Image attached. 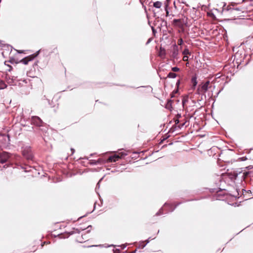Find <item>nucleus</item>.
<instances>
[{"label":"nucleus","instance_id":"23","mask_svg":"<svg viewBox=\"0 0 253 253\" xmlns=\"http://www.w3.org/2000/svg\"><path fill=\"white\" fill-rule=\"evenodd\" d=\"M104 161L101 158L98 159L97 160H96L97 165V164H101L104 163Z\"/></svg>","mask_w":253,"mask_h":253},{"label":"nucleus","instance_id":"18","mask_svg":"<svg viewBox=\"0 0 253 253\" xmlns=\"http://www.w3.org/2000/svg\"><path fill=\"white\" fill-rule=\"evenodd\" d=\"M191 83L194 87H195L197 84V78L196 76H194L191 79Z\"/></svg>","mask_w":253,"mask_h":253},{"label":"nucleus","instance_id":"35","mask_svg":"<svg viewBox=\"0 0 253 253\" xmlns=\"http://www.w3.org/2000/svg\"><path fill=\"white\" fill-rule=\"evenodd\" d=\"M152 30L153 33L154 34H155L156 33V30L153 27H152Z\"/></svg>","mask_w":253,"mask_h":253},{"label":"nucleus","instance_id":"10","mask_svg":"<svg viewBox=\"0 0 253 253\" xmlns=\"http://www.w3.org/2000/svg\"><path fill=\"white\" fill-rule=\"evenodd\" d=\"M5 78L9 84L13 85L14 83V81H16L17 77L6 73Z\"/></svg>","mask_w":253,"mask_h":253},{"label":"nucleus","instance_id":"37","mask_svg":"<svg viewBox=\"0 0 253 253\" xmlns=\"http://www.w3.org/2000/svg\"><path fill=\"white\" fill-rule=\"evenodd\" d=\"M179 84H180V80H178L177 82H176V85L178 86Z\"/></svg>","mask_w":253,"mask_h":253},{"label":"nucleus","instance_id":"47","mask_svg":"<svg viewBox=\"0 0 253 253\" xmlns=\"http://www.w3.org/2000/svg\"><path fill=\"white\" fill-rule=\"evenodd\" d=\"M5 166H6V165H4V166H3V168H5Z\"/></svg>","mask_w":253,"mask_h":253},{"label":"nucleus","instance_id":"5","mask_svg":"<svg viewBox=\"0 0 253 253\" xmlns=\"http://www.w3.org/2000/svg\"><path fill=\"white\" fill-rule=\"evenodd\" d=\"M210 4L207 6V9H208V11H207V16L210 17L212 19H215V15L219 12V11L216 8H213L210 10Z\"/></svg>","mask_w":253,"mask_h":253},{"label":"nucleus","instance_id":"6","mask_svg":"<svg viewBox=\"0 0 253 253\" xmlns=\"http://www.w3.org/2000/svg\"><path fill=\"white\" fill-rule=\"evenodd\" d=\"M10 155L5 152L0 153V163L4 164L8 161Z\"/></svg>","mask_w":253,"mask_h":253},{"label":"nucleus","instance_id":"22","mask_svg":"<svg viewBox=\"0 0 253 253\" xmlns=\"http://www.w3.org/2000/svg\"><path fill=\"white\" fill-rule=\"evenodd\" d=\"M89 164L90 165H97L96 160H89Z\"/></svg>","mask_w":253,"mask_h":253},{"label":"nucleus","instance_id":"25","mask_svg":"<svg viewBox=\"0 0 253 253\" xmlns=\"http://www.w3.org/2000/svg\"><path fill=\"white\" fill-rule=\"evenodd\" d=\"M171 70L173 72H176L179 71V68L177 67H174L172 68Z\"/></svg>","mask_w":253,"mask_h":253},{"label":"nucleus","instance_id":"36","mask_svg":"<svg viewBox=\"0 0 253 253\" xmlns=\"http://www.w3.org/2000/svg\"><path fill=\"white\" fill-rule=\"evenodd\" d=\"M151 41V39H149L146 42V44H148L149 43H150Z\"/></svg>","mask_w":253,"mask_h":253},{"label":"nucleus","instance_id":"21","mask_svg":"<svg viewBox=\"0 0 253 253\" xmlns=\"http://www.w3.org/2000/svg\"><path fill=\"white\" fill-rule=\"evenodd\" d=\"M182 54L184 55H187L188 54H190V52L189 51L188 48H185L184 50L182 52Z\"/></svg>","mask_w":253,"mask_h":253},{"label":"nucleus","instance_id":"15","mask_svg":"<svg viewBox=\"0 0 253 253\" xmlns=\"http://www.w3.org/2000/svg\"><path fill=\"white\" fill-rule=\"evenodd\" d=\"M208 41V38H207V41ZM215 43L214 42L209 41L208 42H207V47L208 46L209 48H213L215 47Z\"/></svg>","mask_w":253,"mask_h":253},{"label":"nucleus","instance_id":"17","mask_svg":"<svg viewBox=\"0 0 253 253\" xmlns=\"http://www.w3.org/2000/svg\"><path fill=\"white\" fill-rule=\"evenodd\" d=\"M146 243H144V242H141L139 243V247L140 248H144L146 245L149 242V239L147 240L146 241Z\"/></svg>","mask_w":253,"mask_h":253},{"label":"nucleus","instance_id":"28","mask_svg":"<svg viewBox=\"0 0 253 253\" xmlns=\"http://www.w3.org/2000/svg\"><path fill=\"white\" fill-rule=\"evenodd\" d=\"M177 43L178 45H181L183 43V40L182 39H179L178 40Z\"/></svg>","mask_w":253,"mask_h":253},{"label":"nucleus","instance_id":"33","mask_svg":"<svg viewBox=\"0 0 253 253\" xmlns=\"http://www.w3.org/2000/svg\"><path fill=\"white\" fill-rule=\"evenodd\" d=\"M78 241L80 243H82L84 242V240L81 237H79L78 238Z\"/></svg>","mask_w":253,"mask_h":253},{"label":"nucleus","instance_id":"12","mask_svg":"<svg viewBox=\"0 0 253 253\" xmlns=\"http://www.w3.org/2000/svg\"><path fill=\"white\" fill-rule=\"evenodd\" d=\"M234 10H239V9L234 8L231 7L230 5H227V6L225 4L223 7L222 11L223 12H228L229 11L230 13H232Z\"/></svg>","mask_w":253,"mask_h":253},{"label":"nucleus","instance_id":"20","mask_svg":"<svg viewBox=\"0 0 253 253\" xmlns=\"http://www.w3.org/2000/svg\"><path fill=\"white\" fill-rule=\"evenodd\" d=\"M176 74L173 72H169L168 76H167V77L168 78H175L176 77Z\"/></svg>","mask_w":253,"mask_h":253},{"label":"nucleus","instance_id":"26","mask_svg":"<svg viewBox=\"0 0 253 253\" xmlns=\"http://www.w3.org/2000/svg\"><path fill=\"white\" fill-rule=\"evenodd\" d=\"M168 5H166L165 6V10H166V16H169V12L168 10Z\"/></svg>","mask_w":253,"mask_h":253},{"label":"nucleus","instance_id":"13","mask_svg":"<svg viewBox=\"0 0 253 253\" xmlns=\"http://www.w3.org/2000/svg\"><path fill=\"white\" fill-rule=\"evenodd\" d=\"M35 57L33 55L27 56L21 60V62L25 65L28 64V62L33 60Z\"/></svg>","mask_w":253,"mask_h":253},{"label":"nucleus","instance_id":"45","mask_svg":"<svg viewBox=\"0 0 253 253\" xmlns=\"http://www.w3.org/2000/svg\"><path fill=\"white\" fill-rule=\"evenodd\" d=\"M124 247H123V248L126 247V246H125V245H123Z\"/></svg>","mask_w":253,"mask_h":253},{"label":"nucleus","instance_id":"24","mask_svg":"<svg viewBox=\"0 0 253 253\" xmlns=\"http://www.w3.org/2000/svg\"><path fill=\"white\" fill-rule=\"evenodd\" d=\"M118 155H119L120 156H121V158L124 157V156H126L127 155V154L124 152H122L120 153H119Z\"/></svg>","mask_w":253,"mask_h":253},{"label":"nucleus","instance_id":"30","mask_svg":"<svg viewBox=\"0 0 253 253\" xmlns=\"http://www.w3.org/2000/svg\"><path fill=\"white\" fill-rule=\"evenodd\" d=\"M202 89L204 91V92L206 91V83L202 85Z\"/></svg>","mask_w":253,"mask_h":253},{"label":"nucleus","instance_id":"39","mask_svg":"<svg viewBox=\"0 0 253 253\" xmlns=\"http://www.w3.org/2000/svg\"><path fill=\"white\" fill-rule=\"evenodd\" d=\"M83 240H85L86 239V238H84V237H83V236H82V237H81Z\"/></svg>","mask_w":253,"mask_h":253},{"label":"nucleus","instance_id":"19","mask_svg":"<svg viewBox=\"0 0 253 253\" xmlns=\"http://www.w3.org/2000/svg\"><path fill=\"white\" fill-rule=\"evenodd\" d=\"M7 86L6 84L4 81L0 80V89H2L6 88Z\"/></svg>","mask_w":253,"mask_h":253},{"label":"nucleus","instance_id":"7","mask_svg":"<svg viewBox=\"0 0 253 253\" xmlns=\"http://www.w3.org/2000/svg\"><path fill=\"white\" fill-rule=\"evenodd\" d=\"M32 124L38 126H42L43 122L41 119L38 116H33L31 118Z\"/></svg>","mask_w":253,"mask_h":253},{"label":"nucleus","instance_id":"14","mask_svg":"<svg viewBox=\"0 0 253 253\" xmlns=\"http://www.w3.org/2000/svg\"><path fill=\"white\" fill-rule=\"evenodd\" d=\"M166 54V51L164 47H161L159 51V56L161 58H165Z\"/></svg>","mask_w":253,"mask_h":253},{"label":"nucleus","instance_id":"34","mask_svg":"<svg viewBox=\"0 0 253 253\" xmlns=\"http://www.w3.org/2000/svg\"><path fill=\"white\" fill-rule=\"evenodd\" d=\"M102 178L101 179H100V180L98 181V182L97 184V186H96L97 187H99L100 182L102 180Z\"/></svg>","mask_w":253,"mask_h":253},{"label":"nucleus","instance_id":"38","mask_svg":"<svg viewBox=\"0 0 253 253\" xmlns=\"http://www.w3.org/2000/svg\"><path fill=\"white\" fill-rule=\"evenodd\" d=\"M71 151H72V154H73L74 152H75V150L73 149V148H71Z\"/></svg>","mask_w":253,"mask_h":253},{"label":"nucleus","instance_id":"3","mask_svg":"<svg viewBox=\"0 0 253 253\" xmlns=\"http://www.w3.org/2000/svg\"><path fill=\"white\" fill-rule=\"evenodd\" d=\"M22 149L23 156L27 160H32L33 156L31 147L29 146H25L22 147Z\"/></svg>","mask_w":253,"mask_h":253},{"label":"nucleus","instance_id":"2","mask_svg":"<svg viewBox=\"0 0 253 253\" xmlns=\"http://www.w3.org/2000/svg\"><path fill=\"white\" fill-rule=\"evenodd\" d=\"M180 203H177L174 207L172 205L169 204L168 203H165L163 206L159 211H158L156 215L157 216L162 215V214L167 213L169 212H172L175 209L176 206L179 205Z\"/></svg>","mask_w":253,"mask_h":253},{"label":"nucleus","instance_id":"31","mask_svg":"<svg viewBox=\"0 0 253 253\" xmlns=\"http://www.w3.org/2000/svg\"><path fill=\"white\" fill-rule=\"evenodd\" d=\"M74 230H75V231H73V232H71V233H70V234H71H71H73V233H79V229H74Z\"/></svg>","mask_w":253,"mask_h":253},{"label":"nucleus","instance_id":"8","mask_svg":"<svg viewBox=\"0 0 253 253\" xmlns=\"http://www.w3.org/2000/svg\"><path fill=\"white\" fill-rule=\"evenodd\" d=\"M178 55V48L176 44H174L171 47L170 56L174 58L177 59Z\"/></svg>","mask_w":253,"mask_h":253},{"label":"nucleus","instance_id":"4","mask_svg":"<svg viewBox=\"0 0 253 253\" xmlns=\"http://www.w3.org/2000/svg\"><path fill=\"white\" fill-rule=\"evenodd\" d=\"M207 153L209 156L216 158L219 156L220 150L217 147L213 146L207 151Z\"/></svg>","mask_w":253,"mask_h":253},{"label":"nucleus","instance_id":"9","mask_svg":"<svg viewBox=\"0 0 253 253\" xmlns=\"http://www.w3.org/2000/svg\"><path fill=\"white\" fill-rule=\"evenodd\" d=\"M213 78V77H211V78H210V79L208 80H207V82H206V84H207V92H208V96L209 97H211L212 96V90H211V88H212V85H210V82L211 81V82H212L215 79V78H214L213 80H212V78Z\"/></svg>","mask_w":253,"mask_h":253},{"label":"nucleus","instance_id":"16","mask_svg":"<svg viewBox=\"0 0 253 253\" xmlns=\"http://www.w3.org/2000/svg\"><path fill=\"white\" fill-rule=\"evenodd\" d=\"M162 6V2L159 1L154 2L153 6L156 8H160Z\"/></svg>","mask_w":253,"mask_h":253},{"label":"nucleus","instance_id":"44","mask_svg":"<svg viewBox=\"0 0 253 253\" xmlns=\"http://www.w3.org/2000/svg\"><path fill=\"white\" fill-rule=\"evenodd\" d=\"M84 159H85L88 160V158H87V157H84Z\"/></svg>","mask_w":253,"mask_h":253},{"label":"nucleus","instance_id":"41","mask_svg":"<svg viewBox=\"0 0 253 253\" xmlns=\"http://www.w3.org/2000/svg\"><path fill=\"white\" fill-rule=\"evenodd\" d=\"M25 169V171H29L30 170L27 169L26 168H24Z\"/></svg>","mask_w":253,"mask_h":253},{"label":"nucleus","instance_id":"40","mask_svg":"<svg viewBox=\"0 0 253 253\" xmlns=\"http://www.w3.org/2000/svg\"><path fill=\"white\" fill-rule=\"evenodd\" d=\"M17 52H18V53H22V52H23V51H21V50H17Z\"/></svg>","mask_w":253,"mask_h":253},{"label":"nucleus","instance_id":"27","mask_svg":"<svg viewBox=\"0 0 253 253\" xmlns=\"http://www.w3.org/2000/svg\"><path fill=\"white\" fill-rule=\"evenodd\" d=\"M180 22V19H175L173 20V24H176L177 23H179Z\"/></svg>","mask_w":253,"mask_h":253},{"label":"nucleus","instance_id":"32","mask_svg":"<svg viewBox=\"0 0 253 253\" xmlns=\"http://www.w3.org/2000/svg\"><path fill=\"white\" fill-rule=\"evenodd\" d=\"M91 227H92V226L91 225H89L87 227V232H89L90 231Z\"/></svg>","mask_w":253,"mask_h":253},{"label":"nucleus","instance_id":"42","mask_svg":"<svg viewBox=\"0 0 253 253\" xmlns=\"http://www.w3.org/2000/svg\"><path fill=\"white\" fill-rule=\"evenodd\" d=\"M198 151L201 153H202L203 152L201 150H198Z\"/></svg>","mask_w":253,"mask_h":253},{"label":"nucleus","instance_id":"11","mask_svg":"<svg viewBox=\"0 0 253 253\" xmlns=\"http://www.w3.org/2000/svg\"><path fill=\"white\" fill-rule=\"evenodd\" d=\"M121 158V156H120L119 155L115 154L113 156H110L107 160V162H115Z\"/></svg>","mask_w":253,"mask_h":253},{"label":"nucleus","instance_id":"29","mask_svg":"<svg viewBox=\"0 0 253 253\" xmlns=\"http://www.w3.org/2000/svg\"><path fill=\"white\" fill-rule=\"evenodd\" d=\"M188 60V57L187 55H184L183 57V60L184 61H187Z\"/></svg>","mask_w":253,"mask_h":253},{"label":"nucleus","instance_id":"43","mask_svg":"<svg viewBox=\"0 0 253 253\" xmlns=\"http://www.w3.org/2000/svg\"><path fill=\"white\" fill-rule=\"evenodd\" d=\"M10 68H12V67H11V66H10ZM10 70H11V69H9L8 70V71H10Z\"/></svg>","mask_w":253,"mask_h":253},{"label":"nucleus","instance_id":"1","mask_svg":"<svg viewBox=\"0 0 253 253\" xmlns=\"http://www.w3.org/2000/svg\"><path fill=\"white\" fill-rule=\"evenodd\" d=\"M249 173L250 172H242L241 171L238 172L236 170H233L232 171L226 173L223 172L222 173L219 179L220 182H221V178H223L227 175L229 176V178L231 179L232 180L236 179L239 175H241L242 178L245 179Z\"/></svg>","mask_w":253,"mask_h":253},{"label":"nucleus","instance_id":"46","mask_svg":"<svg viewBox=\"0 0 253 253\" xmlns=\"http://www.w3.org/2000/svg\"><path fill=\"white\" fill-rule=\"evenodd\" d=\"M201 146H199V148L200 149L201 148Z\"/></svg>","mask_w":253,"mask_h":253}]
</instances>
